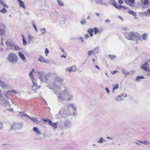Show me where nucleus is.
<instances>
[{
  "instance_id": "f257e3e1",
  "label": "nucleus",
  "mask_w": 150,
  "mask_h": 150,
  "mask_svg": "<svg viewBox=\"0 0 150 150\" xmlns=\"http://www.w3.org/2000/svg\"><path fill=\"white\" fill-rule=\"evenodd\" d=\"M72 95L69 93V91L67 89H65L61 92L58 97L59 101L61 100L69 101L72 98Z\"/></svg>"
},
{
  "instance_id": "f03ea898",
  "label": "nucleus",
  "mask_w": 150,
  "mask_h": 150,
  "mask_svg": "<svg viewBox=\"0 0 150 150\" xmlns=\"http://www.w3.org/2000/svg\"><path fill=\"white\" fill-rule=\"evenodd\" d=\"M62 82L63 80L60 77H57L55 78L53 87V91L55 93L58 94L62 89Z\"/></svg>"
},
{
  "instance_id": "7ed1b4c3",
  "label": "nucleus",
  "mask_w": 150,
  "mask_h": 150,
  "mask_svg": "<svg viewBox=\"0 0 150 150\" xmlns=\"http://www.w3.org/2000/svg\"><path fill=\"white\" fill-rule=\"evenodd\" d=\"M126 38L129 40H136V43H137V40L139 37L138 34L134 32H126L125 34Z\"/></svg>"
},
{
  "instance_id": "20e7f679",
  "label": "nucleus",
  "mask_w": 150,
  "mask_h": 150,
  "mask_svg": "<svg viewBox=\"0 0 150 150\" xmlns=\"http://www.w3.org/2000/svg\"><path fill=\"white\" fill-rule=\"evenodd\" d=\"M29 75L33 83L32 88L30 91V92H31L32 93H34L35 92H36V91L39 89L40 86L37 85L36 80L34 79L33 77V73L32 72H30L29 74Z\"/></svg>"
},
{
  "instance_id": "39448f33",
  "label": "nucleus",
  "mask_w": 150,
  "mask_h": 150,
  "mask_svg": "<svg viewBox=\"0 0 150 150\" xmlns=\"http://www.w3.org/2000/svg\"><path fill=\"white\" fill-rule=\"evenodd\" d=\"M7 59L10 63H15L17 61L18 58L15 53H10L8 55Z\"/></svg>"
},
{
  "instance_id": "423d86ee",
  "label": "nucleus",
  "mask_w": 150,
  "mask_h": 150,
  "mask_svg": "<svg viewBox=\"0 0 150 150\" xmlns=\"http://www.w3.org/2000/svg\"><path fill=\"white\" fill-rule=\"evenodd\" d=\"M38 74L39 75V79L41 82H46L47 80L46 74L43 72H39Z\"/></svg>"
},
{
  "instance_id": "0eeeda50",
  "label": "nucleus",
  "mask_w": 150,
  "mask_h": 150,
  "mask_svg": "<svg viewBox=\"0 0 150 150\" xmlns=\"http://www.w3.org/2000/svg\"><path fill=\"white\" fill-rule=\"evenodd\" d=\"M127 97L126 94L122 93L117 96L116 98V100L119 102L124 100V98Z\"/></svg>"
},
{
  "instance_id": "6e6552de",
  "label": "nucleus",
  "mask_w": 150,
  "mask_h": 150,
  "mask_svg": "<svg viewBox=\"0 0 150 150\" xmlns=\"http://www.w3.org/2000/svg\"><path fill=\"white\" fill-rule=\"evenodd\" d=\"M59 114L61 115L62 117L63 118H66L68 116L71 115V113H67V111H63L62 110H60L59 112Z\"/></svg>"
},
{
  "instance_id": "1a4fd4ad",
  "label": "nucleus",
  "mask_w": 150,
  "mask_h": 150,
  "mask_svg": "<svg viewBox=\"0 0 150 150\" xmlns=\"http://www.w3.org/2000/svg\"><path fill=\"white\" fill-rule=\"evenodd\" d=\"M5 30V25L3 23H0V35L4 34Z\"/></svg>"
},
{
  "instance_id": "9d476101",
  "label": "nucleus",
  "mask_w": 150,
  "mask_h": 150,
  "mask_svg": "<svg viewBox=\"0 0 150 150\" xmlns=\"http://www.w3.org/2000/svg\"><path fill=\"white\" fill-rule=\"evenodd\" d=\"M7 48L9 49H13V47L14 46L15 43L13 42H10L8 40L6 41V42Z\"/></svg>"
},
{
  "instance_id": "9b49d317",
  "label": "nucleus",
  "mask_w": 150,
  "mask_h": 150,
  "mask_svg": "<svg viewBox=\"0 0 150 150\" xmlns=\"http://www.w3.org/2000/svg\"><path fill=\"white\" fill-rule=\"evenodd\" d=\"M149 67V66L148 65V64L146 62L143 64L141 66V68L142 69L147 71H150Z\"/></svg>"
},
{
  "instance_id": "f8f14e48",
  "label": "nucleus",
  "mask_w": 150,
  "mask_h": 150,
  "mask_svg": "<svg viewBox=\"0 0 150 150\" xmlns=\"http://www.w3.org/2000/svg\"><path fill=\"white\" fill-rule=\"evenodd\" d=\"M76 68L75 65H74L70 67H69L66 69L67 71H69V72H75L76 71Z\"/></svg>"
},
{
  "instance_id": "ddd939ff",
  "label": "nucleus",
  "mask_w": 150,
  "mask_h": 150,
  "mask_svg": "<svg viewBox=\"0 0 150 150\" xmlns=\"http://www.w3.org/2000/svg\"><path fill=\"white\" fill-rule=\"evenodd\" d=\"M22 125L21 124H14L11 127L12 129H19L21 128Z\"/></svg>"
},
{
  "instance_id": "4468645a",
  "label": "nucleus",
  "mask_w": 150,
  "mask_h": 150,
  "mask_svg": "<svg viewBox=\"0 0 150 150\" xmlns=\"http://www.w3.org/2000/svg\"><path fill=\"white\" fill-rule=\"evenodd\" d=\"M47 122L54 129L57 127V123L52 122L50 120L47 119Z\"/></svg>"
},
{
  "instance_id": "2eb2a0df",
  "label": "nucleus",
  "mask_w": 150,
  "mask_h": 150,
  "mask_svg": "<svg viewBox=\"0 0 150 150\" xmlns=\"http://www.w3.org/2000/svg\"><path fill=\"white\" fill-rule=\"evenodd\" d=\"M64 127L67 128H69L71 126V122L68 120H66L64 122Z\"/></svg>"
},
{
  "instance_id": "dca6fc26",
  "label": "nucleus",
  "mask_w": 150,
  "mask_h": 150,
  "mask_svg": "<svg viewBox=\"0 0 150 150\" xmlns=\"http://www.w3.org/2000/svg\"><path fill=\"white\" fill-rule=\"evenodd\" d=\"M70 108L73 110V111H74L73 112V114L74 115L75 114V112L76 111V107L73 104H69L67 106V108H68L69 109Z\"/></svg>"
},
{
  "instance_id": "f3484780",
  "label": "nucleus",
  "mask_w": 150,
  "mask_h": 150,
  "mask_svg": "<svg viewBox=\"0 0 150 150\" xmlns=\"http://www.w3.org/2000/svg\"><path fill=\"white\" fill-rule=\"evenodd\" d=\"M17 1H18L19 7L22 8L24 9H25L26 7L24 4V3L21 0H17Z\"/></svg>"
},
{
  "instance_id": "a211bd4d",
  "label": "nucleus",
  "mask_w": 150,
  "mask_h": 150,
  "mask_svg": "<svg viewBox=\"0 0 150 150\" xmlns=\"http://www.w3.org/2000/svg\"><path fill=\"white\" fill-rule=\"evenodd\" d=\"M135 0H127V4L129 6L133 7L134 6Z\"/></svg>"
},
{
  "instance_id": "6ab92c4d",
  "label": "nucleus",
  "mask_w": 150,
  "mask_h": 150,
  "mask_svg": "<svg viewBox=\"0 0 150 150\" xmlns=\"http://www.w3.org/2000/svg\"><path fill=\"white\" fill-rule=\"evenodd\" d=\"M0 86L3 89H4L7 87L8 86L7 84H6L3 81L0 80Z\"/></svg>"
},
{
  "instance_id": "aec40b11",
  "label": "nucleus",
  "mask_w": 150,
  "mask_h": 150,
  "mask_svg": "<svg viewBox=\"0 0 150 150\" xmlns=\"http://www.w3.org/2000/svg\"><path fill=\"white\" fill-rule=\"evenodd\" d=\"M141 2L142 3V6L144 8H145L147 7L149 3L148 0H144V1L143 0H141Z\"/></svg>"
},
{
  "instance_id": "412c9836",
  "label": "nucleus",
  "mask_w": 150,
  "mask_h": 150,
  "mask_svg": "<svg viewBox=\"0 0 150 150\" xmlns=\"http://www.w3.org/2000/svg\"><path fill=\"white\" fill-rule=\"evenodd\" d=\"M33 131L37 135H40L41 133L39 129L37 127H34L33 128Z\"/></svg>"
},
{
  "instance_id": "4be33fe9",
  "label": "nucleus",
  "mask_w": 150,
  "mask_h": 150,
  "mask_svg": "<svg viewBox=\"0 0 150 150\" xmlns=\"http://www.w3.org/2000/svg\"><path fill=\"white\" fill-rule=\"evenodd\" d=\"M0 101L1 102V104H3L5 103L6 100L5 99L2 97L1 91V89H0Z\"/></svg>"
},
{
  "instance_id": "5701e85b",
  "label": "nucleus",
  "mask_w": 150,
  "mask_h": 150,
  "mask_svg": "<svg viewBox=\"0 0 150 150\" xmlns=\"http://www.w3.org/2000/svg\"><path fill=\"white\" fill-rule=\"evenodd\" d=\"M28 41L29 43H30L32 40L33 39L34 37L31 34H29L28 35Z\"/></svg>"
},
{
  "instance_id": "b1692460",
  "label": "nucleus",
  "mask_w": 150,
  "mask_h": 150,
  "mask_svg": "<svg viewBox=\"0 0 150 150\" xmlns=\"http://www.w3.org/2000/svg\"><path fill=\"white\" fill-rule=\"evenodd\" d=\"M18 55L22 60L24 61L25 60V58L24 55L21 52H18Z\"/></svg>"
},
{
  "instance_id": "393cba45",
  "label": "nucleus",
  "mask_w": 150,
  "mask_h": 150,
  "mask_svg": "<svg viewBox=\"0 0 150 150\" xmlns=\"http://www.w3.org/2000/svg\"><path fill=\"white\" fill-rule=\"evenodd\" d=\"M93 29L92 28L89 29L87 30V33L90 34V36L91 37H93Z\"/></svg>"
},
{
  "instance_id": "a878e982",
  "label": "nucleus",
  "mask_w": 150,
  "mask_h": 150,
  "mask_svg": "<svg viewBox=\"0 0 150 150\" xmlns=\"http://www.w3.org/2000/svg\"><path fill=\"white\" fill-rule=\"evenodd\" d=\"M11 92L12 93H15V94L17 93V92L15 90H13L12 91H8L6 92V95H5V96L7 98H8V94Z\"/></svg>"
},
{
  "instance_id": "bb28decb",
  "label": "nucleus",
  "mask_w": 150,
  "mask_h": 150,
  "mask_svg": "<svg viewBox=\"0 0 150 150\" xmlns=\"http://www.w3.org/2000/svg\"><path fill=\"white\" fill-rule=\"evenodd\" d=\"M38 60L39 61L43 62L45 63H46V62L45 59L42 56H40Z\"/></svg>"
},
{
  "instance_id": "cd10ccee",
  "label": "nucleus",
  "mask_w": 150,
  "mask_h": 150,
  "mask_svg": "<svg viewBox=\"0 0 150 150\" xmlns=\"http://www.w3.org/2000/svg\"><path fill=\"white\" fill-rule=\"evenodd\" d=\"M122 73L125 75H129V72L127 71L126 69H122L121 70Z\"/></svg>"
},
{
  "instance_id": "c85d7f7f",
  "label": "nucleus",
  "mask_w": 150,
  "mask_h": 150,
  "mask_svg": "<svg viewBox=\"0 0 150 150\" xmlns=\"http://www.w3.org/2000/svg\"><path fill=\"white\" fill-rule=\"evenodd\" d=\"M113 6L117 8L120 9L121 7L120 5H118L115 2H114L112 4Z\"/></svg>"
},
{
  "instance_id": "c756f323",
  "label": "nucleus",
  "mask_w": 150,
  "mask_h": 150,
  "mask_svg": "<svg viewBox=\"0 0 150 150\" xmlns=\"http://www.w3.org/2000/svg\"><path fill=\"white\" fill-rule=\"evenodd\" d=\"M129 13L134 16H137V14L136 13L131 10L129 11Z\"/></svg>"
},
{
  "instance_id": "7c9ffc66",
  "label": "nucleus",
  "mask_w": 150,
  "mask_h": 150,
  "mask_svg": "<svg viewBox=\"0 0 150 150\" xmlns=\"http://www.w3.org/2000/svg\"><path fill=\"white\" fill-rule=\"evenodd\" d=\"M23 43L24 45H26L27 42L26 40V39L23 35H22Z\"/></svg>"
},
{
  "instance_id": "2f4dec72",
  "label": "nucleus",
  "mask_w": 150,
  "mask_h": 150,
  "mask_svg": "<svg viewBox=\"0 0 150 150\" xmlns=\"http://www.w3.org/2000/svg\"><path fill=\"white\" fill-rule=\"evenodd\" d=\"M144 78V77L143 76H138L136 77V80L138 81L140 79H143Z\"/></svg>"
},
{
  "instance_id": "473e14b6",
  "label": "nucleus",
  "mask_w": 150,
  "mask_h": 150,
  "mask_svg": "<svg viewBox=\"0 0 150 150\" xmlns=\"http://www.w3.org/2000/svg\"><path fill=\"white\" fill-rule=\"evenodd\" d=\"M99 48L98 47H96L93 50L94 54H97L98 52Z\"/></svg>"
},
{
  "instance_id": "72a5a7b5",
  "label": "nucleus",
  "mask_w": 150,
  "mask_h": 150,
  "mask_svg": "<svg viewBox=\"0 0 150 150\" xmlns=\"http://www.w3.org/2000/svg\"><path fill=\"white\" fill-rule=\"evenodd\" d=\"M95 2L97 4H103V3L101 0H95Z\"/></svg>"
},
{
  "instance_id": "f704fd0d",
  "label": "nucleus",
  "mask_w": 150,
  "mask_h": 150,
  "mask_svg": "<svg viewBox=\"0 0 150 150\" xmlns=\"http://www.w3.org/2000/svg\"><path fill=\"white\" fill-rule=\"evenodd\" d=\"M57 1L59 5L60 6H63L64 5V3L62 1L57 0Z\"/></svg>"
},
{
  "instance_id": "c9c22d12",
  "label": "nucleus",
  "mask_w": 150,
  "mask_h": 150,
  "mask_svg": "<svg viewBox=\"0 0 150 150\" xmlns=\"http://www.w3.org/2000/svg\"><path fill=\"white\" fill-rule=\"evenodd\" d=\"M147 34L146 33L143 34L142 35V38L144 40H146V38L147 37Z\"/></svg>"
},
{
  "instance_id": "e433bc0d",
  "label": "nucleus",
  "mask_w": 150,
  "mask_h": 150,
  "mask_svg": "<svg viewBox=\"0 0 150 150\" xmlns=\"http://www.w3.org/2000/svg\"><path fill=\"white\" fill-rule=\"evenodd\" d=\"M13 49L16 50H19L20 49V48L19 47L16 45L15 44L13 47Z\"/></svg>"
},
{
  "instance_id": "4c0bfd02",
  "label": "nucleus",
  "mask_w": 150,
  "mask_h": 150,
  "mask_svg": "<svg viewBox=\"0 0 150 150\" xmlns=\"http://www.w3.org/2000/svg\"><path fill=\"white\" fill-rule=\"evenodd\" d=\"M105 141V140L103 138H101L98 141V142L99 143H102L103 142Z\"/></svg>"
},
{
  "instance_id": "58836bf2",
  "label": "nucleus",
  "mask_w": 150,
  "mask_h": 150,
  "mask_svg": "<svg viewBox=\"0 0 150 150\" xmlns=\"http://www.w3.org/2000/svg\"><path fill=\"white\" fill-rule=\"evenodd\" d=\"M94 33L95 35H96L99 32L98 28L96 27L94 28Z\"/></svg>"
},
{
  "instance_id": "ea45409f",
  "label": "nucleus",
  "mask_w": 150,
  "mask_h": 150,
  "mask_svg": "<svg viewBox=\"0 0 150 150\" xmlns=\"http://www.w3.org/2000/svg\"><path fill=\"white\" fill-rule=\"evenodd\" d=\"M0 11L3 13H5L6 12H7V11L4 8L0 9Z\"/></svg>"
},
{
  "instance_id": "a19ab883",
  "label": "nucleus",
  "mask_w": 150,
  "mask_h": 150,
  "mask_svg": "<svg viewBox=\"0 0 150 150\" xmlns=\"http://www.w3.org/2000/svg\"><path fill=\"white\" fill-rule=\"evenodd\" d=\"M32 25H33V27H34V29L35 30V31L36 32H37L38 30H37V27L36 26V25H35V23H34V21H32Z\"/></svg>"
},
{
  "instance_id": "79ce46f5",
  "label": "nucleus",
  "mask_w": 150,
  "mask_h": 150,
  "mask_svg": "<svg viewBox=\"0 0 150 150\" xmlns=\"http://www.w3.org/2000/svg\"><path fill=\"white\" fill-rule=\"evenodd\" d=\"M30 119L34 122H35L36 123L38 122V120L34 117H33L31 118H30Z\"/></svg>"
},
{
  "instance_id": "37998d69",
  "label": "nucleus",
  "mask_w": 150,
  "mask_h": 150,
  "mask_svg": "<svg viewBox=\"0 0 150 150\" xmlns=\"http://www.w3.org/2000/svg\"><path fill=\"white\" fill-rule=\"evenodd\" d=\"M118 87H119V85L118 84H117L115 86L113 87V91H112V93H113L114 92V90H116V89H117V88H118Z\"/></svg>"
},
{
  "instance_id": "c03bdc74",
  "label": "nucleus",
  "mask_w": 150,
  "mask_h": 150,
  "mask_svg": "<svg viewBox=\"0 0 150 150\" xmlns=\"http://www.w3.org/2000/svg\"><path fill=\"white\" fill-rule=\"evenodd\" d=\"M88 54L89 56H90L92 54H94L93 50H89L88 51Z\"/></svg>"
},
{
  "instance_id": "a18cd8bd",
  "label": "nucleus",
  "mask_w": 150,
  "mask_h": 150,
  "mask_svg": "<svg viewBox=\"0 0 150 150\" xmlns=\"http://www.w3.org/2000/svg\"><path fill=\"white\" fill-rule=\"evenodd\" d=\"M40 31L41 33V34H44L46 33V30L45 28H43L40 30Z\"/></svg>"
},
{
  "instance_id": "49530a36",
  "label": "nucleus",
  "mask_w": 150,
  "mask_h": 150,
  "mask_svg": "<svg viewBox=\"0 0 150 150\" xmlns=\"http://www.w3.org/2000/svg\"><path fill=\"white\" fill-rule=\"evenodd\" d=\"M135 73V71L134 70H132L129 71V75L131 74L132 75L134 74Z\"/></svg>"
},
{
  "instance_id": "de8ad7c7",
  "label": "nucleus",
  "mask_w": 150,
  "mask_h": 150,
  "mask_svg": "<svg viewBox=\"0 0 150 150\" xmlns=\"http://www.w3.org/2000/svg\"><path fill=\"white\" fill-rule=\"evenodd\" d=\"M86 23V21L85 19L82 20L81 21V24H83Z\"/></svg>"
},
{
  "instance_id": "09e8293b",
  "label": "nucleus",
  "mask_w": 150,
  "mask_h": 150,
  "mask_svg": "<svg viewBox=\"0 0 150 150\" xmlns=\"http://www.w3.org/2000/svg\"><path fill=\"white\" fill-rule=\"evenodd\" d=\"M23 116H25L26 117L28 118L29 119H30V116L29 115H28L26 114H24L23 115H21V117H22Z\"/></svg>"
},
{
  "instance_id": "8fccbe9b",
  "label": "nucleus",
  "mask_w": 150,
  "mask_h": 150,
  "mask_svg": "<svg viewBox=\"0 0 150 150\" xmlns=\"http://www.w3.org/2000/svg\"><path fill=\"white\" fill-rule=\"evenodd\" d=\"M109 56L111 60L113 59L115 57V55H109Z\"/></svg>"
},
{
  "instance_id": "3c124183",
  "label": "nucleus",
  "mask_w": 150,
  "mask_h": 150,
  "mask_svg": "<svg viewBox=\"0 0 150 150\" xmlns=\"http://www.w3.org/2000/svg\"><path fill=\"white\" fill-rule=\"evenodd\" d=\"M143 144L147 145L149 144V142L148 140H146L144 142Z\"/></svg>"
},
{
  "instance_id": "603ef678",
  "label": "nucleus",
  "mask_w": 150,
  "mask_h": 150,
  "mask_svg": "<svg viewBox=\"0 0 150 150\" xmlns=\"http://www.w3.org/2000/svg\"><path fill=\"white\" fill-rule=\"evenodd\" d=\"M1 4L2 5L4 6L6 8H8V6L4 2Z\"/></svg>"
},
{
  "instance_id": "864d4df0",
  "label": "nucleus",
  "mask_w": 150,
  "mask_h": 150,
  "mask_svg": "<svg viewBox=\"0 0 150 150\" xmlns=\"http://www.w3.org/2000/svg\"><path fill=\"white\" fill-rule=\"evenodd\" d=\"M89 36L88 34H86L85 36V38L86 39H87L88 38Z\"/></svg>"
},
{
  "instance_id": "5fc2aeb1",
  "label": "nucleus",
  "mask_w": 150,
  "mask_h": 150,
  "mask_svg": "<svg viewBox=\"0 0 150 150\" xmlns=\"http://www.w3.org/2000/svg\"><path fill=\"white\" fill-rule=\"evenodd\" d=\"M146 62L148 64L149 67H150V59L148 60L147 62Z\"/></svg>"
},
{
  "instance_id": "6e6d98bb",
  "label": "nucleus",
  "mask_w": 150,
  "mask_h": 150,
  "mask_svg": "<svg viewBox=\"0 0 150 150\" xmlns=\"http://www.w3.org/2000/svg\"><path fill=\"white\" fill-rule=\"evenodd\" d=\"M118 71L117 70H115L113 71H111V73L112 74H115Z\"/></svg>"
},
{
  "instance_id": "4d7b16f0",
  "label": "nucleus",
  "mask_w": 150,
  "mask_h": 150,
  "mask_svg": "<svg viewBox=\"0 0 150 150\" xmlns=\"http://www.w3.org/2000/svg\"><path fill=\"white\" fill-rule=\"evenodd\" d=\"M105 90L107 91L108 93H110V91L109 89H108V88H105Z\"/></svg>"
},
{
  "instance_id": "13d9d810",
  "label": "nucleus",
  "mask_w": 150,
  "mask_h": 150,
  "mask_svg": "<svg viewBox=\"0 0 150 150\" xmlns=\"http://www.w3.org/2000/svg\"><path fill=\"white\" fill-rule=\"evenodd\" d=\"M118 2L120 4H122L123 3V1L122 0H119Z\"/></svg>"
},
{
  "instance_id": "bf43d9fd",
  "label": "nucleus",
  "mask_w": 150,
  "mask_h": 150,
  "mask_svg": "<svg viewBox=\"0 0 150 150\" xmlns=\"http://www.w3.org/2000/svg\"><path fill=\"white\" fill-rule=\"evenodd\" d=\"M105 21L106 23H108L110 22V21L109 19H106L105 20Z\"/></svg>"
},
{
  "instance_id": "052dcab7",
  "label": "nucleus",
  "mask_w": 150,
  "mask_h": 150,
  "mask_svg": "<svg viewBox=\"0 0 150 150\" xmlns=\"http://www.w3.org/2000/svg\"><path fill=\"white\" fill-rule=\"evenodd\" d=\"M45 53L46 56H47V48H46L45 49Z\"/></svg>"
},
{
  "instance_id": "680f3d73",
  "label": "nucleus",
  "mask_w": 150,
  "mask_h": 150,
  "mask_svg": "<svg viewBox=\"0 0 150 150\" xmlns=\"http://www.w3.org/2000/svg\"><path fill=\"white\" fill-rule=\"evenodd\" d=\"M120 6L121 7L120 9H122V8H124L125 9H127L126 7L124 6H122L121 5H120Z\"/></svg>"
},
{
  "instance_id": "e2e57ef3",
  "label": "nucleus",
  "mask_w": 150,
  "mask_h": 150,
  "mask_svg": "<svg viewBox=\"0 0 150 150\" xmlns=\"http://www.w3.org/2000/svg\"><path fill=\"white\" fill-rule=\"evenodd\" d=\"M107 138L108 139H112V140L113 139V138L110 137H107Z\"/></svg>"
},
{
  "instance_id": "0e129e2a",
  "label": "nucleus",
  "mask_w": 150,
  "mask_h": 150,
  "mask_svg": "<svg viewBox=\"0 0 150 150\" xmlns=\"http://www.w3.org/2000/svg\"><path fill=\"white\" fill-rule=\"evenodd\" d=\"M2 127V123L0 122V128H1Z\"/></svg>"
},
{
  "instance_id": "69168bd1",
  "label": "nucleus",
  "mask_w": 150,
  "mask_h": 150,
  "mask_svg": "<svg viewBox=\"0 0 150 150\" xmlns=\"http://www.w3.org/2000/svg\"><path fill=\"white\" fill-rule=\"evenodd\" d=\"M4 2V0H0V4H1Z\"/></svg>"
},
{
  "instance_id": "338daca9",
  "label": "nucleus",
  "mask_w": 150,
  "mask_h": 150,
  "mask_svg": "<svg viewBox=\"0 0 150 150\" xmlns=\"http://www.w3.org/2000/svg\"><path fill=\"white\" fill-rule=\"evenodd\" d=\"M79 39L81 40L82 41V42H83V39L82 38H79Z\"/></svg>"
},
{
  "instance_id": "774afa93",
  "label": "nucleus",
  "mask_w": 150,
  "mask_h": 150,
  "mask_svg": "<svg viewBox=\"0 0 150 150\" xmlns=\"http://www.w3.org/2000/svg\"><path fill=\"white\" fill-rule=\"evenodd\" d=\"M119 18L122 21H123V18L121 16H119Z\"/></svg>"
}]
</instances>
